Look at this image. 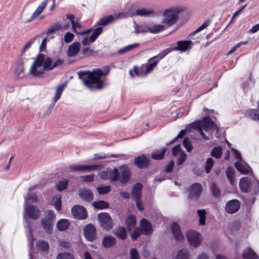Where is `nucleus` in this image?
<instances>
[{
    "mask_svg": "<svg viewBox=\"0 0 259 259\" xmlns=\"http://www.w3.org/2000/svg\"><path fill=\"white\" fill-rule=\"evenodd\" d=\"M104 73L101 69L98 68L91 71H79L77 72L78 78L82 80L83 83L90 90H100L104 88V81L101 79L103 75H107L110 71L109 68H105Z\"/></svg>",
    "mask_w": 259,
    "mask_h": 259,
    "instance_id": "f257e3e1",
    "label": "nucleus"
},
{
    "mask_svg": "<svg viewBox=\"0 0 259 259\" xmlns=\"http://www.w3.org/2000/svg\"><path fill=\"white\" fill-rule=\"evenodd\" d=\"M180 10L178 8L165 10L163 14V23L171 26L176 23Z\"/></svg>",
    "mask_w": 259,
    "mask_h": 259,
    "instance_id": "f03ea898",
    "label": "nucleus"
},
{
    "mask_svg": "<svg viewBox=\"0 0 259 259\" xmlns=\"http://www.w3.org/2000/svg\"><path fill=\"white\" fill-rule=\"evenodd\" d=\"M97 220L100 226L104 230L109 231L113 226V221L107 212H101L97 215Z\"/></svg>",
    "mask_w": 259,
    "mask_h": 259,
    "instance_id": "7ed1b4c3",
    "label": "nucleus"
},
{
    "mask_svg": "<svg viewBox=\"0 0 259 259\" xmlns=\"http://www.w3.org/2000/svg\"><path fill=\"white\" fill-rule=\"evenodd\" d=\"M203 191L202 186L198 183H194L191 184L187 188L188 198L192 201L198 200Z\"/></svg>",
    "mask_w": 259,
    "mask_h": 259,
    "instance_id": "20e7f679",
    "label": "nucleus"
},
{
    "mask_svg": "<svg viewBox=\"0 0 259 259\" xmlns=\"http://www.w3.org/2000/svg\"><path fill=\"white\" fill-rule=\"evenodd\" d=\"M45 55L41 53H39L34 61L31 66L30 69V73L34 76H37L39 75L44 74L43 71H39L37 69V67L43 66L45 61Z\"/></svg>",
    "mask_w": 259,
    "mask_h": 259,
    "instance_id": "39448f33",
    "label": "nucleus"
},
{
    "mask_svg": "<svg viewBox=\"0 0 259 259\" xmlns=\"http://www.w3.org/2000/svg\"><path fill=\"white\" fill-rule=\"evenodd\" d=\"M187 240L190 245L194 248L198 247L202 242V237L200 234L194 230L188 231L186 233Z\"/></svg>",
    "mask_w": 259,
    "mask_h": 259,
    "instance_id": "423d86ee",
    "label": "nucleus"
},
{
    "mask_svg": "<svg viewBox=\"0 0 259 259\" xmlns=\"http://www.w3.org/2000/svg\"><path fill=\"white\" fill-rule=\"evenodd\" d=\"M102 167L100 164H94V165H71L69 166V168L73 171H87L90 172L96 170H100Z\"/></svg>",
    "mask_w": 259,
    "mask_h": 259,
    "instance_id": "0eeeda50",
    "label": "nucleus"
},
{
    "mask_svg": "<svg viewBox=\"0 0 259 259\" xmlns=\"http://www.w3.org/2000/svg\"><path fill=\"white\" fill-rule=\"evenodd\" d=\"M71 214L74 218L78 220H84L88 217L86 208L79 205H75L72 207Z\"/></svg>",
    "mask_w": 259,
    "mask_h": 259,
    "instance_id": "6e6552de",
    "label": "nucleus"
},
{
    "mask_svg": "<svg viewBox=\"0 0 259 259\" xmlns=\"http://www.w3.org/2000/svg\"><path fill=\"white\" fill-rule=\"evenodd\" d=\"M83 235L89 241H94L97 237V230L96 227L92 224H87L83 229Z\"/></svg>",
    "mask_w": 259,
    "mask_h": 259,
    "instance_id": "1a4fd4ad",
    "label": "nucleus"
},
{
    "mask_svg": "<svg viewBox=\"0 0 259 259\" xmlns=\"http://www.w3.org/2000/svg\"><path fill=\"white\" fill-rule=\"evenodd\" d=\"M24 205L25 211L27 213L29 218L33 220H37L39 218L40 211L37 206L33 204L27 205L26 202L24 203Z\"/></svg>",
    "mask_w": 259,
    "mask_h": 259,
    "instance_id": "9d476101",
    "label": "nucleus"
},
{
    "mask_svg": "<svg viewBox=\"0 0 259 259\" xmlns=\"http://www.w3.org/2000/svg\"><path fill=\"white\" fill-rule=\"evenodd\" d=\"M103 28L102 27H97L94 29L93 32L89 37H84L81 41L83 46H88L90 43L94 42L98 37V36L103 32Z\"/></svg>",
    "mask_w": 259,
    "mask_h": 259,
    "instance_id": "9b49d317",
    "label": "nucleus"
},
{
    "mask_svg": "<svg viewBox=\"0 0 259 259\" xmlns=\"http://www.w3.org/2000/svg\"><path fill=\"white\" fill-rule=\"evenodd\" d=\"M134 164L140 169H145L150 164V159L146 155L142 154L135 158Z\"/></svg>",
    "mask_w": 259,
    "mask_h": 259,
    "instance_id": "f8f14e48",
    "label": "nucleus"
},
{
    "mask_svg": "<svg viewBox=\"0 0 259 259\" xmlns=\"http://www.w3.org/2000/svg\"><path fill=\"white\" fill-rule=\"evenodd\" d=\"M177 46L170 47L172 51L185 52L191 48L193 42L191 40H179L177 42Z\"/></svg>",
    "mask_w": 259,
    "mask_h": 259,
    "instance_id": "ddd939ff",
    "label": "nucleus"
},
{
    "mask_svg": "<svg viewBox=\"0 0 259 259\" xmlns=\"http://www.w3.org/2000/svg\"><path fill=\"white\" fill-rule=\"evenodd\" d=\"M240 207V203L237 199H232L227 202L225 209L229 213L236 212Z\"/></svg>",
    "mask_w": 259,
    "mask_h": 259,
    "instance_id": "4468645a",
    "label": "nucleus"
},
{
    "mask_svg": "<svg viewBox=\"0 0 259 259\" xmlns=\"http://www.w3.org/2000/svg\"><path fill=\"white\" fill-rule=\"evenodd\" d=\"M121 169V178L120 183L124 185L128 183L131 177V171L126 165H122L120 167Z\"/></svg>",
    "mask_w": 259,
    "mask_h": 259,
    "instance_id": "2eb2a0df",
    "label": "nucleus"
},
{
    "mask_svg": "<svg viewBox=\"0 0 259 259\" xmlns=\"http://www.w3.org/2000/svg\"><path fill=\"white\" fill-rule=\"evenodd\" d=\"M170 227L172 235L176 240L182 241L184 239L181 230L180 226L177 222H175L172 223Z\"/></svg>",
    "mask_w": 259,
    "mask_h": 259,
    "instance_id": "dca6fc26",
    "label": "nucleus"
},
{
    "mask_svg": "<svg viewBox=\"0 0 259 259\" xmlns=\"http://www.w3.org/2000/svg\"><path fill=\"white\" fill-rule=\"evenodd\" d=\"M141 228L142 233L145 235H149L153 232L152 224L146 219H142L140 222Z\"/></svg>",
    "mask_w": 259,
    "mask_h": 259,
    "instance_id": "f3484780",
    "label": "nucleus"
},
{
    "mask_svg": "<svg viewBox=\"0 0 259 259\" xmlns=\"http://www.w3.org/2000/svg\"><path fill=\"white\" fill-rule=\"evenodd\" d=\"M202 127L205 131H207L208 130L215 128L218 131V127L212 121L211 118L209 115H207L203 117L201 120Z\"/></svg>",
    "mask_w": 259,
    "mask_h": 259,
    "instance_id": "a211bd4d",
    "label": "nucleus"
},
{
    "mask_svg": "<svg viewBox=\"0 0 259 259\" xmlns=\"http://www.w3.org/2000/svg\"><path fill=\"white\" fill-rule=\"evenodd\" d=\"M143 186L141 183L138 182L132 188V196L133 200L141 199Z\"/></svg>",
    "mask_w": 259,
    "mask_h": 259,
    "instance_id": "6ab92c4d",
    "label": "nucleus"
},
{
    "mask_svg": "<svg viewBox=\"0 0 259 259\" xmlns=\"http://www.w3.org/2000/svg\"><path fill=\"white\" fill-rule=\"evenodd\" d=\"M79 197L84 201L90 202L94 199V193L88 188L82 189L79 193Z\"/></svg>",
    "mask_w": 259,
    "mask_h": 259,
    "instance_id": "aec40b11",
    "label": "nucleus"
},
{
    "mask_svg": "<svg viewBox=\"0 0 259 259\" xmlns=\"http://www.w3.org/2000/svg\"><path fill=\"white\" fill-rule=\"evenodd\" d=\"M80 44L79 42H74L71 44L68 48L67 55L69 57L76 56L80 49Z\"/></svg>",
    "mask_w": 259,
    "mask_h": 259,
    "instance_id": "412c9836",
    "label": "nucleus"
},
{
    "mask_svg": "<svg viewBox=\"0 0 259 259\" xmlns=\"http://www.w3.org/2000/svg\"><path fill=\"white\" fill-rule=\"evenodd\" d=\"M234 166L239 172L243 175H247L250 170H251L250 167L245 162L244 163L241 161H236L234 163Z\"/></svg>",
    "mask_w": 259,
    "mask_h": 259,
    "instance_id": "4be33fe9",
    "label": "nucleus"
},
{
    "mask_svg": "<svg viewBox=\"0 0 259 259\" xmlns=\"http://www.w3.org/2000/svg\"><path fill=\"white\" fill-rule=\"evenodd\" d=\"M113 233L116 237L122 240H125L127 236L126 228L123 226H118Z\"/></svg>",
    "mask_w": 259,
    "mask_h": 259,
    "instance_id": "5701e85b",
    "label": "nucleus"
},
{
    "mask_svg": "<svg viewBox=\"0 0 259 259\" xmlns=\"http://www.w3.org/2000/svg\"><path fill=\"white\" fill-rule=\"evenodd\" d=\"M42 228L48 234L52 233L54 222L42 218L40 220Z\"/></svg>",
    "mask_w": 259,
    "mask_h": 259,
    "instance_id": "b1692460",
    "label": "nucleus"
},
{
    "mask_svg": "<svg viewBox=\"0 0 259 259\" xmlns=\"http://www.w3.org/2000/svg\"><path fill=\"white\" fill-rule=\"evenodd\" d=\"M116 242V239L112 236H105L102 240V245L105 248H109L114 246Z\"/></svg>",
    "mask_w": 259,
    "mask_h": 259,
    "instance_id": "393cba45",
    "label": "nucleus"
},
{
    "mask_svg": "<svg viewBox=\"0 0 259 259\" xmlns=\"http://www.w3.org/2000/svg\"><path fill=\"white\" fill-rule=\"evenodd\" d=\"M115 20V17L113 15H108L100 19L96 24L95 26L101 27V26H106L112 23Z\"/></svg>",
    "mask_w": 259,
    "mask_h": 259,
    "instance_id": "a878e982",
    "label": "nucleus"
},
{
    "mask_svg": "<svg viewBox=\"0 0 259 259\" xmlns=\"http://www.w3.org/2000/svg\"><path fill=\"white\" fill-rule=\"evenodd\" d=\"M242 255L243 259H257L258 258L256 253L250 247L245 249Z\"/></svg>",
    "mask_w": 259,
    "mask_h": 259,
    "instance_id": "bb28decb",
    "label": "nucleus"
},
{
    "mask_svg": "<svg viewBox=\"0 0 259 259\" xmlns=\"http://www.w3.org/2000/svg\"><path fill=\"white\" fill-rule=\"evenodd\" d=\"M70 226L69 222L66 219H60L56 224V227L60 231L66 230Z\"/></svg>",
    "mask_w": 259,
    "mask_h": 259,
    "instance_id": "cd10ccee",
    "label": "nucleus"
},
{
    "mask_svg": "<svg viewBox=\"0 0 259 259\" xmlns=\"http://www.w3.org/2000/svg\"><path fill=\"white\" fill-rule=\"evenodd\" d=\"M166 151L167 148L166 147L162 148L160 150H155L152 153L151 157L153 159L161 160L164 158Z\"/></svg>",
    "mask_w": 259,
    "mask_h": 259,
    "instance_id": "c85d7f7f",
    "label": "nucleus"
},
{
    "mask_svg": "<svg viewBox=\"0 0 259 259\" xmlns=\"http://www.w3.org/2000/svg\"><path fill=\"white\" fill-rule=\"evenodd\" d=\"M249 185V183L248 178L243 177L240 180L239 187L242 192L247 193L248 192Z\"/></svg>",
    "mask_w": 259,
    "mask_h": 259,
    "instance_id": "c756f323",
    "label": "nucleus"
},
{
    "mask_svg": "<svg viewBox=\"0 0 259 259\" xmlns=\"http://www.w3.org/2000/svg\"><path fill=\"white\" fill-rule=\"evenodd\" d=\"M172 51V49H171L170 47L165 49L162 52H161L158 55L154 56V57L149 59L148 60V62H151L153 60H159V61L164 58L168 54L170 53Z\"/></svg>",
    "mask_w": 259,
    "mask_h": 259,
    "instance_id": "7c9ffc66",
    "label": "nucleus"
},
{
    "mask_svg": "<svg viewBox=\"0 0 259 259\" xmlns=\"http://www.w3.org/2000/svg\"><path fill=\"white\" fill-rule=\"evenodd\" d=\"M93 206L95 208L97 209H104L108 208L109 207V203L104 200H99L94 201L92 203Z\"/></svg>",
    "mask_w": 259,
    "mask_h": 259,
    "instance_id": "2f4dec72",
    "label": "nucleus"
},
{
    "mask_svg": "<svg viewBox=\"0 0 259 259\" xmlns=\"http://www.w3.org/2000/svg\"><path fill=\"white\" fill-rule=\"evenodd\" d=\"M245 116L252 120H259V111L255 109L248 110L245 112Z\"/></svg>",
    "mask_w": 259,
    "mask_h": 259,
    "instance_id": "473e14b6",
    "label": "nucleus"
},
{
    "mask_svg": "<svg viewBox=\"0 0 259 259\" xmlns=\"http://www.w3.org/2000/svg\"><path fill=\"white\" fill-rule=\"evenodd\" d=\"M199 217V225L203 226L205 224L206 211L205 209H198L197 211Z\"/></svg>",
    "mask_w": 259,
    "mask_h": 259,
    "instance_id": "72a5a7b5",
    "label": "nucleus"
},
{
    "mask_svg": "<svg viewBox=\"0 0 259 259\" xmlns=\"http://www.w3.org/2000/svg\"><path fill=\"white\" fill-rule=\"evenodd\" d=\"M203 128L201 120H196L194 122L189 124L187 126V130L191 131V129H194L199 131L200 129Z\"/></svg>",
    "mask_w": 259,
    "mask_h": 259,
    "instance_id": "f704fd0d",
    "label": "nucleus"
},
{
    "mask_svg": "<svg viewBox=\"0 0 259 259\" xmlns=\"http://www.w3.org/2000/svg\"><path fill=\"white\" fill-rule=\"evenodd\" d=\"M53 61L52 58L47 57L45 58L44 64L43 65L44 71H50L54 69L53 68Z\"/></svg>",
    "mask_w": 259,
    "mask_h": 259,
    "instance_id": "c9c22d12",
    "label": "nucleus"
},
{
    "mask_svg": "<svg viewBox=\"0 0 259 259\" xmlns=\"http://www.w3.org/2000/svg\"><path fill=\"white\" fill-rule=\"evenodd\" d=\"M120 174L117 168H114L113 169L109 172V180L112 182H116L119 179Z\"/></svg>",
    "mask_w": 259,
    "mask_h": 259,
    "instance_id": "e433bc0d",
    "label": "nucleus"
},
{
    "mask_svg": "<svg viewBox=\"0 0 259 259\" xmlns=\"http://www.w3.org/2000/svg\"><path fill=\"white\" fill-rule=\"evenodd\" d=\"M226 174L227 179L229 180L230 183L233 185L234 184V175L235 174V170L233 167L229 166L228 167L226 170Z\"/></svg>",
    "mask_w": 259,
    "mask_h": 259,
    "instance_id": "4c0bfd02",
    "label": "nucleus"
},
{
    "mask_svg": "<svg viewBox=\"0 0 259 259\" xmlns=\"http://www.w3.org/2000/svg\"><path fill=\"white\" fill-rule=\"evenodd\" d=\"M222 150L223 149L221 146H215L211 150L210 155L216 158H220L222 156Z\"/></svg>",
    "mask_w": 259,
    "mask_h": 259,
    "instance_id": "58836bf2",
    "label": "nucleus"
},
{
    "mask_svg": "<svg viewBox=\"0 0 259 259\" xmlns=\"http://www.w3.org/2000/svg\"><path fill=\"white\" fill-rule=\"evenodd\" d=\"M164 27L163 25L156 24L152 26L147 27V28L151 33H157L163 30Z\"/></svg>",
    "mask_w": 259,
    "mask_h": 259,
    "instance_id": "ea45409f",
    "label": "nucleus"
},
{
    "mask_svg": "<svg viewBox=\"0 0 259 259\" xmlns=\"http://www.w3.org/2000/svg\"><path fill=\"white\" fill-rule=\"evenodd\" d=\"M154 13L153 10H148L145 8L138 9L136 10V14L140 16H150V15Z\"/></svg>",
    "mask_w": 259,
    "mask_h": 259,
    "instance_id": "a19ab883",
    "label": "nucleus"
},
{
    "mask_svg": "<svg viewBox=\"0 0 259 259\" xmlns=\"http://www.w3.org/2000/svg\"><path fill=\"white\" fill-rule=\"evenodd\" d=\"M23 59H21L19 62L17 63L15 72L18 77L21 78L23 76V75H22V73H23Z\"/></svg>",
    "mask_w": 259,
    "mask_h": 259,
    "instance_id": "79ce46f5",
    "label": "nucleus"
},
{
    "mask_svg": "<svg viewBox=\"0 0 259 259\" xmlns=\"http://www.w3.org/2000/svg\"><path fill=\"white\" fill-rule=\"evenodd\" d=\"M68 181L66 179L59 181L56 184V188L58 191L61 192L67 188Z\"/></svg>",
    "mask_w": 259,
    "mask_h": 259,
    "instance_id": "37998d69",
    "label": "nucleus"
},
{
    "mask_svg": "<svg viewBox=\"0 0 259 259\" xmlns=\"http://www.w3.org/2000/svg\"><path fill=\"white\" fill-rule=\"evenodd\" d=\"M35 186L30 187L28 189L29 193L27 194V197L25 199V203H27V201H30L32 202H34L37 201V197L35 193H31L30 191L34 189Z\"/></svg>",
    "mask_w": 259,
    "mask_h": 259,
    "instance_id": "c03bdc74",
    "label": "nucleus"
},
{
    "mask_svg": "<svg viewBox=\"0 0 259 259\" xmlns=\"http://www.w3.org/2000/svg\"><path fill=\"white\" fill-rule=\"evenodd\" d=\"M189 256V251L185 248H182L178 251L176 259H190Z\"/></svg>",
    "mask_w": 259,
    "mask_h": 259,
    "instance_id": "a18cd8bd",
    "label": "nucleus"
},
{
    "mask_svg": "<svg viewBox=\"0 0 259 259\" xmlns=\"http://www.w3.org/2000/svg\"><path fill=\"white\" fill-rule=\"evenodd\" d=\"M210 189L214 197L218 198L220 197L221 194V190L215 183L212 182L211 183Z\"/></svg>",
    "mask_w": 259,
    "mask_h": 259,
    "instance_id": "49530a36",
    "label": "nucleus"
},
{
    "mask_svg": "<svg viewBox=\"0 0 259 259\" xmlns=\"http://www.w3.org/2000/svg\"><path fill=\"white\" fill-rule=\"evenodd\" d=\"M65 84L64 83L59 85L56 89L55 96L54 97V102H56L61 97L62 92L65 87Z\"/></svg>",
    "mask_w": 259,
    "mask_h": 259,
    "instance_id": "de8ad7c7",
    "label": "nucleus"
},
{
    "mask_svg": "<svg viewBox=\"0 0 259 259\" xmlns=\"http://www.w3.org/2000/svg\"><path fill=\"white\" fill-rule=\"evenodd\" d=\"M96 189L99 194L103 195L109 193L111 190V187L110 185H101L98 186Z\"/></svg>",
    "mask_w": 259,
    "mask_h": 259,
    "instance_id": "09e8293b",
    "label": "nucleus"
},
{
    "mask_svg": "<svg viewBox=\"0 0 259 259\" xmlns=\"http://www.w3.org/2000/svg\"><path fill=\"white\" fill-rule=\"evenodd\" d=\"M187 131H188L187 130V127L185 130H181L174 139L166 144V146H168L171 145L176 142L179 139H182L186 135Z\"/></svg>",
    "mask_w": 259,
    "mask_h": 259,
    "instance_id": "8fccbe9b",
    "label": "nucleus"
},
{
    "mask_svg": "<svg viewBox=\"0 0 259 259\" xmlns=\"http://www.w3.org/2000/svg\"><path fill=\"white\" fill-rule=\"evenodd\" d=\"M159 63V60H155L153 62L147 63L145 65L146 68L145 74H148L151 72L153 69Z\"/></svg>",
    "mask_w": 259,
    "mask_h": 259,
    "instance_id": "3c124183",
    "label": "nucleus"
},
{
    "mask_svg": "<svg viewBox=\"0 0 259 259\" xmlns=\"http://www.w3.org/2000/svg\"><path fill=\"white\" fill-rule=\"evenodd\" d=\"M62 28V25L61 24L57 22L53 25H52L48 30V31L46 32V34H52L55 32L57 31H58L60 30Z\"/></svg>",
    "mask_w": 259,
    "mask_h": 259,
    "instance_id": "603ef678",
    "label": "nucleus"
},
{
    "mask_svg": "<svg viewBox=\"0 0 259 259\" xmlns=\"http://www.w3.org/2000/svg\"><path fill=\"white\" fill-rule=\"evenodd\" d=\"M137 221L136 217L134 215H129L126 219L125 224L126 226L130 227H135L136 225Z\"/></svg>",
    "mask_w": 259,
    "mask_h": 259,
    "instance_id": "864d4df0",
    "label": "nucleus"
},
{
    "mask_svg": "<svg viewBox=\"0 0 259 259\" xmlns=\"http://www.w3.org/2000/svg\"><path fill=\"white\" fill-rule=\"evenodd\" d=\"M56 259H74V257L72 254L64 251L59 253L57 255Z\"/></svg>",
    "mask_w": 259,
    "mask_h": 259,
    "instance_id": "5fc2aeb1",
    "label": "nucleus"
},
{
    "mask_svg": "<svg viewBox=\"0 0 259 259\" xmlns=\"http://www.w3.org/2000/svg\"><path fill=\"white\" fill-rule=\"evenodd\" d=\"M183 145L188 152H191L193 149V147L188 137L184 138L183 142Z\"/></svg>",
    "mask_w": 259,
    "mask_h": 259,
    "instance_id": "6e6d98bb",
    "label": "nucleus"
},
{
    "mask_svg": "<svg viewBox=\"0 0 259 259\" xmlns=\"http://www.w3.org/2000/svg\"><path fill=\"white\" fill-rule=\"evenodd\" d=\"M211 23V20L210 19H207L196 30H195L193 32L191 33L190 35L192 36L198 33L203 29L206 28Z\"/></svg>",
    "mask_w": 259,
    "mask_h": 259,
    "instance_id": "4d7b16f0",
    "label": "nucleus"
},
{
    "mask_svg": "<svg viewBox=\"0 0 259 259\" xmlns=\"http://www.w3.org/2000/svg\"><path fill=\"white\" fill-rule=\"evenodd\" d=\"M214 161L212 158H208L206 160L205 165V170L206 174H209L213 165Z\"/></svg>",
    "mask_w": 259,
    "mask_h": 259,
    "instance_id": "13d9d810",
    "label": "nucleus"
},
{
    "mask_svg": "<svg viewBox=\"0 0 259 259\" xmlns=\"http://www.w3.org/2000/svg\"><path fill=\"white\" fill-rule=\"evenodd\" d=\"M37 245L43 251H48L49 249V243L46 241L41 240L39 241Z\"/></svg>",
    "mask_w": 259,
    "mask_h": 259,
    "instance_id": "bf43d9fd",
    "label": "nucleus"
},
{
    "mask_svg": "<svg viewBox=\"0 0 259 259\" xmlns=\"http://www.w3.org/2000/svg\"><path fill=\"white\" fill-rule=\"evenodd\" d=\"M130 259H140V256L138 250L136 248H132L130 251Z\"/></svg>",
    "mask_w": 259,
    "mask_h": 259,
    "instance_id": "052dcab7",
    "label": "nucleus"
},
{
    "mask_svg": "<svg viewBox=\"0 0 259 259\" xmlns=\"http://www.w3.org/2000/svg\"><path fill=\"white\" fill-rule=\"evenodd\" d=\"M143 234L142 232V230H140L139 228H136L133 233H132L131 236L132 239L133 240H137L139 237Z\"/></svg>",
    "mask_w": 259,
    "mask_h": 259,
    "instance_id": "680f3d73",
    "label": "nucleus"
},
{
    "mask_svg": "<svg viewBox=\"0 0 259 259\" xmlns=\"http://www.w3.org/2000/svg\"><path fill=\"white\" fill-rule=\"evenodd\" d=\"M46 213H47V214H46V218H45L44 219L50 221L51 222H54V220L56 218V215H55L54 212H53V211L52 210L49 209V210H47Z\"/></svg>",
    "mask_w": 259,
    "mask_h": 259,
    "instance_id": "e2e57ef3",
    "label": "nucleus"
},
{
    "mask_svg": "<svg viewBox=\"0 0 259 259\" xmlns=\"http://www.w3.org/2000/svg\"><path fill=\"white\" fill-rule=\"evenodd\" d=\"M74 37V35L70 32H66L64 37V40L65 43L69 44L71 42Z\"/></svg>",
    "mask_w": 259,
    "mask_h": 259,
    "instance_id": "0e129e2a",
    "label": "nucleus"
},
{
    "mask_svg": "<svg viewBox=\"0 0 259 259\" xmlns=\"http://www.w3.org/2000/svg\"><path fill=\"white\" fill-rule=\"evenodd\" d=\"M174 165V161L173 160H171L167 164L165 165L164 170V172H171L173 170Z\"/></svg>",
    "mask_w": 259,
    "mask_h": 259,
    "instance_id": "69168bd1",
    "label": "nucleus"
},
{
    "mask_svg": "<svg viewBox=\"0 0 259 259\" xmlns=\"http://www.w3.org/2000/svg\"><path fill=\"white\" fill-rule=\"evenodd\" d=\"M231 150L233 153L235 158L238 160L237 161H242V158L241 156V153L238 150L234 148H231Z\"/></svg>",
    "mask_w": 259,
    "mask_h": 259,
    "instance_id": "338daca9",
    "label": "nucleus"
},
{
    "mask_svg": "<svg viewBox=\"0 0 259 259\" xmlns=\"http://www.w3.org/2000/svg\"><path fill=\"white\" fill-rule=\"evenodd\" d=\"M49 0H45L36 9L35 11L37 13H38L39 14H40L45 8L46 7L48 2Z\"/></svg>",
    "mask_w": 259,
    "mask_h": 259,
    "instance_id": "774afa93",
    "label": "nucleus"
}]
</instances>
